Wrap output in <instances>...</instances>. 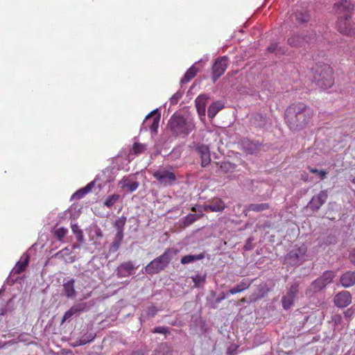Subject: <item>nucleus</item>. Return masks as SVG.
<instances>
[{"mask_svg": "<svg viewBox=\"0 0 355 355\" xmlns=\"http://www.w3.org/2000/svg\"><path fill=\"white\" fill-rule=\"evenodd\" d=\"M313 115L311 108L303 103H293L285 112V121L292 130L304 128L311 121Z\"/></svg>", "mask_w": 355, "mask_h": 355, "instance_id": "obj_1", "label": "nucleus"}, {"mask_svg": "<svg viewBox=\"0 0 355 355\" xmlns=\"http://www.w3.org/2000/svg\"><path fill=\"white\" fill-rule=\"evenodd\" d=\"M312 72L313 80L318 87L327 89L334 85L333 70L328 64H317Z\"/></svg>", "mask_w": 355, "mask_h": 355, "instance_id": "obj_2", "label": "nucleus"}, {"mask_svg": "<svg viewBox=\"0 0 355 355\" xmlns=\"http://www.w3.org/2000/svg\"><path fill=\"white\" fill-rule=\"evenodd\" d=\"M168 126L173 134L187 136L195 128L193 121L180 114H173L168 121Z\"/></svg>", "mask_w": 355, "mask_h": 355, "instance_id": "obj_3", "label": "nucleus"}, {"mask_svg": "<svg viewBox=\"0 0 355 355\" xmlns=\"http://www.w3.org/2000/svg\"><path fill=\"white\" fill-rule=\"evenodd\" d=\"M173 252L168 249L162 255L150 261L145 268V272L149 275L157 274L163 270L173 258Z\"/></svg>", "mask_w": 355, "mask_h": 355, "instance_id": "obj_4", "label": "nucleus"}, {"mask_svg": "<svg viewBox=\"0 0 355 355\" xmlns=\"http://www.w3.org/2000/svg\"><path fill=\"white\" fill-rule=\"evenodd\" d=\"M307 248L302 245L297 248L291 250L285 257L286 263L291 266H298L306 260Z\"/></svg>", "mask_w": 355, "mask_h": 355, "instance_id": "obj_5", "label": "nucleus"}, {"mask_svg": "<svg viewBox=\"0 0 355 355\" xmlns=\"http://www.w3.org/2000/svg\"><path fill=\"white\" fill-rule=\"evenodd\" d=\"M94 303L92 300L88 302H80L75 304L64 313L62 323L71 319L73 315L77 316L82 313L87 312L94 306Z\"/></svg>", "mask_w": 355, "mask_h": 355, "instance_id": "obj_6", "label": "nucleus"}, {"mask_svg": "<svg viewBox=\"0 0 355 355\" xmlns=\"http://www.w3.org/2000/svg\"><path fill=\"white\" fill-rule=\"evenodd\" d=\"M153 175L160 184L164 186L171 185L176 180L175 174L173 172L165 168L155 171Z\"/></svg>", "mask_w": 355, "mask_h": 355, "instance_id": "obj_7", "label": "nucleus"}, {"mask_svg": "<svg viewBox=\"0 0 355 355\" xmlns=\"http://www.w3.org/2000/svg\"><path fill=\"white\" fill-rule=\"evenodd\" d=\"M349 15H346L345 17H340L337 23L338 31L347 36L355 35V24L350 19Z\"/></svg>", "mask_w": 355, "mask_h": 355, "instance_id": "obj_8", "label": "nucleus"}, {"mask_svg": "<svg viewBox=\"0 0 355 355\" xmlns=\"http://www.w3.org/2000/svg\"><path fill=\"white\" fill-rule=\"evenodd\" d=\"M189 147L200 156L202 167H206L211 162L210 152L207 145L193 142Z\"/></svg>", "mask_w": 355, "mask_h": 355, "instance_id": "obj_9", "label": "nucleus"}, {"mask_svg": "<svg viewBox=\"0 0 355 355\" xmlns=\"http://www.w3.org/2000/svg\"><path fill=\"white\" fill-rule=\"evenodd\" d=\"M335 277V273L331 270L325 271L322 276L313 282L311 286L317 291L323 289L327 284H330Z\"/></svg>", "mask_w": 355, "mask_h": 355, "instance_id": "obj_10", "label": "nucleus"}, {"mask_svg": "<svg viewBox=\"0 0 355 355\" xmlns=\"http://www.w3.org/2000/svg\"><path fill=\"white\" fill-rule=\"evenodd\" d=\"M228 64V58L227 56H223L218 58L213 66V78L215 82L225 71Z\"/></svg>", "mask_w": 355, "mask_h": 355, "instance_id": "obj_11", "label": "nucleus"}, {"mask_svg": "<svg viewBox=\"0 0 355 355\" xmlns=\"http://www.w3.org/2000/svg\"><path fill=\"white\" fill-rule=\"evenodd\" d=\"M298 293V284L294 283L291 285L287 293L282 297V306L285 310L291 309L293 306L295 296Z\"/></svg>", "mask_w": 355, "mask_h": 355, "instance_id": "obj_12", "label": "nucleus"}, {"mask_svg": "<svg viewBox=\"0 0 355 355\" xmlns=\"http://www.w3.org/2000/svg\"><path fill=\"white\" fill-rule=\"evenodd\" d=\"M334 302L338 308L347 307L352 303V295L349 291H340L334 296Z\"/></svg>", "mask_w": 355, "mask_h": 355, "instance_id": "obj_13", "label": "nucleus"}, {"mask_svg": "<svg viewBox=\"0 0 355 355\" xmlns=\"http://www.w3.org/2000/svg\"><path fill=\"white\" fill-rule=\"evenodd\" d=\"M159 120L160 116L157 114V110H155L146 116L144 121V125H145L146 128L149 127L153 132H157Z\"/></svg>", "mask_w": 355, "mask_h": 355, "instance_id": "obj_14", "label": "nucleus"}, {"mask_svg": "<svg viewBox=\"0 0 355 355\" xmlns=\"http://www.w3.org/2000/svg\"><path fill=\"white\" fill-rule=\"evenodd\" d=\"M327 197V191L324 190L321 191L318 194L312 198L308 205L309 207L313 211H318L324 204Z\"/></svg>", "mask_w": 355, "mask_h": 355, "instance_id": "obj_15", "label": "nucleus"}, {"mask_svg": "<svg viewBox=\"0 0 355 355\" xmlns=\"http://www.w3.org/2000/svg\"><path fill=\"white\" fill-rule=\"evenodd\" d=\"M225 205L224 202L219 198L215 199L211 201L210 204L205 205L202 207V209L205 211H214L219 212L225 209Z\"/></svg>", "mask_w": 355, "mask_h": 355, "instance_id": "obj_16", "label": "nucleus"}, {"mask_svg": "<svg viewBox=\"0 0 355 355\" xmlns=\"http://www.w3.org/2000/svg\"><path fill=\"white\" fill-rule=\"evenodd\" d=\"M134 269V265L131 261L124 262L118 267L117 275L119 277H128L132 275Z\"/></svg>", "mask_w": 355, "mask_h": 355, "instance_id": "obj_17", "label": "nucleus"}, {"mask_svg": "<svg viewBox=\"0 0 355 355\" xmlns=\"http://www.w3.org/2000/svg\"><path fill=\"white\" fill-rule=\"evenodd\" d=\"M208 96L205 94L198 96L195 100L196 107L200 116H205L206 112V104Z\"/></svg>", "mask_w": 355, "mask_h": 355, "instance_id": "obj_18", "label": "nucleus"}, {"mask_svg": "<svg viewBox=\"0 0 355 355\" xmlns=\"http://www.w3.org/2000/svg\"><path fill=\"white\" fill-rule=\"evenodd\" d=\"M340 284L345 288H349L355 284V271H347L341 275Z\"/></svg>", "mask_w": 355, "mask_h": 355, "instance_id": "obj_19", "label": "nucleus"}, {"mask_svg": "<svg viewBox=\"0 0 355 355\" xmlns=\"http://www.w3.org/2000/svg\"><path fill=\"white\" fill-rule=\"evenodd\" d=\"M29 261V255L24 254L19 261L16 263L11 273L19 274L24 270Z\"/></svg>", "mask_w": 355, "mask_h": 355, "instance_id": "obj_20", "label": "nucleus"}, {"mask_svg": "<svg viewBox=\"0 0 355 355\" xmlns=\"http://www.w3.org/2000/svg\"><path fill=\"white\" fill-rule=\"evenodd\" d=\"M63 291L67 298H73L76 295L73 279H69L63 284Z\"/></svg>", "mask_w": 355, "mask_h": 355, "instance_id": "obj_21", "label": "nucleus"}, {"mask_svg": "<svg viewBox=\"0 0 355 355\" xmlns=\"http://www.w3.org/2000/svg\"><path fill=\"white\" fill-rule=\"evenodd\" d=\"M225 107L224 103L221 101L214 102L207 110V115L209 118L213 119L217 113Z\"/></svg>", "mask_w": 355, "mask_h": 355, "instance_id": "obj_22", "label": "nucleus"}, {"mask_svg": "<svg viewBox=\"0 0 355 355\" xmlns=\"http://www.w3.org/2000/svg\"><path fill=\"white\" fill-rule=\"evenodd\" d=\"M123 189H126L130 192H133L139 187V182L131 180L129 178H123L119 183Z\"/></svg>", "mask_w": 355, "mask_h": 355, "instance_id": "obj_23", "label": "nucleus"}, {"mask_svg": "<svg viewBox=\"0 0 355 355\" xmlns=\"http://www.w3.org/2000/svg\"><path fill=\"white\" fill-rule=\"evenodd\" d=\"M252 284V281L248 279H243L239 284H237L235 287L231 288L228 291V294L234 295L239 293H241L246 289H248Z\"/></svg>", "mask_w": 355, "mask_h": 355, "instance_id": "obj_24", "label": "nucleus"}, {"mask_svg": "<svg viewBox=\"0 0 355 355\" xmlns=\"http://www.w3.org/2000/svg\"><path fill=\"white\" fill-rule=\"evenodd\" d=\"M241 145L243 150L248 154H254L258 150V144L248 139H243Z\"/></svg>", "mask_w": 355, "mask_h": 355, "instance_id": "obj_25", "label": "nucleus"}, {"mask_svg": "<svg viewBox=\"0 0 355 355\" xmlns=\"http://www.w3.org/2000/svg\"><path fill=\"white\" fill-rule=\"evenodd\" d=\"M309 41L302 35H293L288 39V43L292 46H301Z\"/></svg>", "mask_w": 355, "mask_h": 355, "instance_id": "obj_26", "label": "nucleus"}, {"mask_svg": "<svg viewBox=\"0 0 355 355\" xmlns=\"http://www.w3.org/2000/svg\"><path fill=\"white\" fill-rule=\"evenodd\" d=\"M198 71V69L195 67V65H192L185 73L184 76L180 80L181 84H185L189 82L193 78H194L196 73Z\"/></svg>", "mask_w": 355, "mask_h": 355, "instance_id": "obj_27", "label": "nucleus"}, {"mask_svg": "<svg viewBox=\"0 0 355 355\" xmlns=\"http://www.w3.org/2000/svg\"><path fill=\"white\" fill-rule=\"evenodd\" d=\"M205 257L203 253H200L198 254H188L182 257L181 263L183 265L193 263L196 261H199Z\"/></svg>", "mask_w": 355, "mask_h": 355, "instance_id": "obj_28", "label": "nucleus"}, {"mask_svg": "<svg viewBox=\"0 0 355 355\" xmlns=\"http://www.w3.org/2000/svg\"><path fill=\"white\" fill-rule=\"evenodd\" d=\"M95 338V335L92 333H87L76 340V346H81L92 342Z\"/></svg>", "mask_w": 355, "mask_h": 355, "instance_id": "obj_29", "label": "nucleus"}, {"mask_svg": "<svg viewBox=\"0 0 355 355\" xmlns=\"http://www.w3.org/2000/svg\"><path fill=\"white\" fill-rule=\"evenodd\" d=\"M295 19L299 23H304L309 20V14L306 10H300L295 12Z\"/></svg>", "mask_w": 355, "mask_h": 355, "instance_id": "obj_30", "label": "nucleus"}, {"mask_svg": "<svg viewBox=\"0 0 355 355\" xmlns=\"http://www.w3.org/2000/svg\"><path fill=\"white\" fill-rule=\"evenodd\" d=\"M268 208L269 205L268 203L250 204L246 209V211H253L256 212H259L268 209Z\"/></svg>", "mask_w": 355, "mask_h": 355, "instance_id": "obj_31", "label": "nucleus"}, {"mask_svg": "<svg viewBox=\"0 0 355 355\" xmlns=\"http://www.w3.org/2000/svg\"><path fill=\"white\" fill-rule=\"evenodd\" d=\"M119 195L116 193L107 196L104 201V205L111 208L119 200Z\"/></svg>", "mask_w": 355, "mask_h": 355, "instance_id": "obj_32", "label": "nucleus"}, {"mask_svg": "<svg viewBox=\"0 0 355 355\" xmlns=\"http://www.w3.org/2000/svg\"><path fill=\"white\" fill-rule=\"evenodd\" d=\"M207 275L205 274H197L195 276L191 277V279L194 283L195 287H200L202 285L206 280Z\"/></svg>", "mask_w": 355, "mask_h": 355, "instance_id": "obj_33", "label": "nucleus"}, {"mask_svg": "<svg viewBox=\"0 0 355 355\" xmlns=\"http://www.w3.org/2000/svg\"><path fill=\"white\" fill-rule=\"evenodd\" d=\"M67 233V228L63 227H58L54 231V235L59 241H62Z\"/></svg>", "mask_w": 355, "mask_h": 355, "instance_id": "obj_34", "label": "nucleus"}, {"mask_svg": "<svg viewBox=\"0 0 355 355\" xmlns=\"http://www.w3.org/2000/svg\"><path fill=\"white\" fill-rule=\"evenodd\" d=\"M126 220H127V218L125 216H121L120 218H118L115 220V222L114 223V226L116 229V231H123V232L124 226L125 225Z\"/></svg>", "mask_w": 355, "mask_h": 355, "instance_id": "obj_35", "label": "nucleus"}, {"mask_svg": "<svg viewBox=\"0 0 355 355\" xmlns=\"http://www.w3.org/2000/svg\"><path fill=\"white\" fill-rule=\"evenodd\" d=\"M199 218L200 216L198 214H189L184 218L183 224L184 226H189L196 221Z\"/></svg>", "mask_w": 355, "mask_h": 355, "instance_id": "obj_36", "label": "nucleus"}, {"mask_svg": "<svg viewBox=\"0 0 355 355\" xmlns=\"http://www.w3.org/2000/svg\"><path fill=\"white\" fill-rule=\"evenodd\" d=\"M146 150L144 144L135 143L132 149V152L135 155H139Z\"/></svg>", "mask_w": 355, "mask_h": 355, "instance_id": "obj_37", "label": "nucleus"}, {"mask_svg": "<svg viewBox=\"0 0 355 355\" xmlns=\"http://www.w3.org/2000/svg\"><path fill=\"white\" fill-rule=\"evenodd\" d=\"M71 252V249L69 247H66L55 253L54 257L58 259H63L65 256L69 255Z\"/></svg>", "mask_w": 355, "mask_h": 355, "instance_id": "obj_38", "label": "nucleus"}, {"mask_svg": "<svg viewBox=\"0 0 355 355\" xmlns=\"http://www.w3.org/2000/svg\"><path fill=\"white\" fill-rule=\"evenodd\" d=\"M152 332L154 334H164L166 336L170 334L169 328L166 327H156L152 330Z\"/></svg>", "mask_w": 355, "mask_h": 355, "instance_id": "obj_39", "label": "nucleus"}, {"mask_svg": "<svg viewBox=\"0 0 355 355\" xmlns=\"http://www.w3.org/2000/svg\"><path fill=\"white\" fill-rule=\"evenodd\" d=\"M183 95V92L179 90L175 94H174L170 98V103L172 105H175L178 103L179 100L182 98Z\"/></svg>", "mask_w": 355, "mask_h": 355, "instance_id": "obj_40", "label": "nucleus"}, {"mask_svg": "<svg viewBox=\"0 0 355 355\" xmlns=\"http://www.w3.org/2000/svg\"><path fill=\"white\" fill-rule=\"evenodd\" d=\"M86 192L83 189H79L76 192H75L72 196L71 199H80L83 198L86 195Z\"/></svg>", "mask_w": 355, "mask_h": 355, "instance_id": "obj_41", "label": "nucleus"}, {"mask_svg": "<svg viewBox=\"0 0 355 355\" xmlns=\"http://www.w3.org/2000/svg\"><path fill=\"white\" fill-rule=\"evenodd\" d=\"M354 313L355 308L354 306H351L350 308L347 309L346 311H344V315L347 320L351 318L354 315Z\"/></svg>", "mask_w": 355, "mask_h": 355, "instance_id": "obj_42", "label": "nucleus"}, {"mask_svg": "<svg viewBox=\"0 0 355 355\" xmlns=\"http://www.w3.org/2000/svg\"><path fill=\"white\" fill-rule=\"evenodd\" d=\"M343 318L340 314H335L332 316V322L335 326H338L342 322Z\"/></svg>", "mask_w": 355, "mask_h": 355, "instance_id": "obj_43", "label": "nucleus"}, {"mask_svg": "<svg viewBox=\"0 0 355 355\" xmlns=\"http://www.w3.org/2000/svg\"><path fill=\"white\" fill-rule=\"evenodd\" d=\"M157 312L158 309L154 306H149L147 309V314L151 318L154 317L157 313Z\"/></svg>", "mask_w": 355, "mask_h": 355, "instance_id": "obj_44", "label": "nucleus"}, {"mask_svg": "<svg viewBox=\"0 0 355 355\" xmlns=\"http://www.w3.org/2000/svg\"><path fill=\"white\" fill-rule=\"evenodd\" d=\"M123 239V231H116L114 241L121 243Z\"/></svg>", "mask_w": 355, "mask_h": 355, "instance_id": "obj_45", "label": "nucleus"}, {"mask_svg": "<svg viewBox=\"0 0 355 355\" xmlns=\"http://www.w3.org/2000/svg\"><path fill=\"white\" fill-rule=\"evenodd\" d=\"M76 239L80 243H82L84 241V236L83 231H78L77 234H76Z\"/></svg>", "mask_w": 355, "mask_h": 355, "instance_id": "obj_46", "label": "nucleus"}, {"mask_svg": "<svg viewBox=\"0 0 355 355\" xmlns=\"http://www.w3.org/2000/svg\"><path fill=\"white\" fill-rule=\"evenodd\" d=\"M121 243L113 241L110 247V251L116 252L119 250Z\"/></svg>", "mask_w": 355, "mask_h": 355, "instance_id": "obj_47", "label": "nucleus"}, {"mask_svg": "<svg viewBox=\"0 0 355 355\" xmlns=\"http://www.w3.org/2000/svg\"><path fill=\"white\" fill-rule=\"evenodd\" d=\"M347 3V0H339L338 2L334 3V7L339 9L340 6L345 7Z\"/></svg>", "mask_w": 355, "mask_h": 355, "instance_id": "obj_48", "label": "nucleus"}, {"mask_svg": "<svg viewBox=\"0 0 355 355\" xmlns=\"http://www.w3.org/2000/svg\"><path fill=\"white\" fill-rule=\"evenodd\" d=\"M94 182H91L85 187L83 188V189L86 192V193H88L94 187Z\"/></svg>", "mask_w": 355, "mask_h": 355, "instance_id": "obj_49", "label": "nucleus"}, {"mask_svg": "<svg viewBox=\"0 0 355 355\" xmlns=\"http://www.w3.org/2000/svg\"><path fill=\"white\" fill-rule=\"evenodd\" d=\"M71 230L75 234H77L78 231H82L76 224L71 225Z\"/></svg>", "mask_w": 355, "mask_h": 355, "instance_id": "obj_50", "label": "nucleus"}, {"mask_svg": "<svg viewBox=\"0 0 355 355\" xmlns=\"http://www.w3.org/2000/svg\"><path fill=\"white\" fill-rule=\"evenodd\" d=\"M277 47H278V45L277 44H272L269 47H268V51L270 52H276V51L277 50Z\"/></svg>", "mask_w": 355, "mask_h": 355, "instance_id": "obj_51", "label": "nucleus"}, {"mask_svg": "<svg viewBox=\"0 0 355 355\" xmlns=\"http://www.w3.org/2000/svg\"><path fill=\"white\" fill-rule=\"evenodd\" d=\"M327 173H328V172L327 171L320 170L318 175H319L320 179L323 180V179H324V178L326 177Z\"/></svg>", "mask_w": 355, "mask_h": 355, "instance_id": "obj_52", "label": "nucleus"}, {"mask_svg": "<svg viewBox=\"0 0 355 355\" xmlns=\"http://www.w3.org/2000/svg\"><path fill=\"white\" fill-rule=\"evenodd\" d=\"M308 169L309 171L312 173H316V174H318L320 173V170H318L315 168H313V167H311V166H309L308 167Z\"/></svg>", "mask_w": 355, "mask_h": 355, "instance_id": "obj_53", "label": "nucleus"}, {"mask_svg": "<svg viewBox=\"0 0 355 355\" xmlns=\"http://www.w3.org/2000/svg\"><path fill=\"white\" fill-rule=\"evenodd\" d=\"M350 261L355 263V250L349 255Z\"/></svg>", "mask_w": 355, "mask_h": 355, "instance_id": "obj_54", "label": "nucleus"}, {"mask_svg": "<svg viewBox=\"0 0 355 355\" xmlns=\"http://www.w3.org/2000/svg\"><path fill=\"white\" fill-rule=\"evenodd\" d=\"M131 355H144L141 350L134 351Z\"/></svg>", "mask_w": 355, "mask_h": 355, "instance_id": "obj_55", "label": "nucleus"}, {"mask_svg": "<svg viewBox=\"0 0 355 355\" xmlns=\"http://www.w3.org/2000/svg\"><path fill=\"white\" fill-rule=\"evenodd\" d=\"M221 167L224 168H229L232 167V164L230 162H225L223 163V165Z\"/></svg>", "mask_w": 355, "mask_h": 355, "instance_id": "obj_56", "label": "nucleus"}, {"mask_svg": "<svg viewBox=\"0 0 355 355\" xmlns=\"http://www.w3.org/2000/svg\"><path fill=\"white\" fill-rule=\"evenodd\" d=\"M80 248V243L79 244L75 243V244L72 245L71 249V251H72L73 250H76V249H78V248Z\"/></svg>", "mask_w": 355, "mask_h": 355, "instance_id": "obj_57", "label": "nucleus"}, {"mask_svg": "<svg viewBox=\"0 0 355 355\" xmlns=\"http://www.w3.org/2000/svg\"><path fill=\"white\" fill-rule=\"evenodd\" d=\"M245 250H250V248L249 247V245L246 244V245H245Z\"/></svg>", "mask_w": 355, "mask_h": 355, "instance_id": "obj_58", "label": "nucleus"}, {"mask_svg": "<svg viewBox=\"0 0 355 355\" xmlns=\"http://www.w3.org/2000/svg\"><path fill=\"white\" fill-rule=\"evenodd\" d=\"M3 347V345L0 343V349Z\"/></svg>", "mask_w": 355, "mask_h": 355, "instance_id": "obj_59", "label": "nucleus"}, {"mask_svg": "<svg viewBox=\"0 0 355 355\" xmlns=\"http://www.w3.org/2000/svg\"><path fill=\"white\" fill-rule=\"evenodd\" d=\"M353 182L355 184V178L353 180Z\"/></svg>", "mask_w": 355, "mask_h": 355, "instance_id": "obj_60", "label": "nucleus"}]
</instances>
